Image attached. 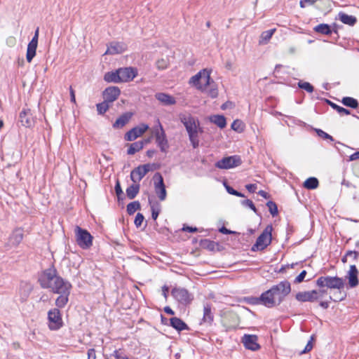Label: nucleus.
<instances>
[{
    "label": "nucleus",
    "instance_id": "nucleus-1",
    "mask_svg": "<svg viewBox=\"0 0 359 359\" xmlns=\"http://www.w3.org/2000/svg\"><path fill=\"white\" fill-rule=\"evenodd\" d=\"M38 282L43 289H48L52 292H58L60 289L70 284V283L58 275L57 269L51 266L42 271L38 276Z\"/></svg>",
    "mask_w": 359,
    "mask_h": 359
},
{
    "label": "nucleus",
    "instance_id": "nucleus-2",
    "mask_svg": "<svg viewBox=\"0 0 359 359\" xmlns=\"http://www.w3.org/2000/svg\"><path fill=\"white\" fill-rule=\"evenodd\" d=\"M179 119L186 128L192 147L197 148L199 145L198 134L202 132L198 120L189 113L180 114Z\"/></svg>",
    "mask_w": 359,
    "mask_h": 359
},
{
    "label": "nucleus",
    "instance_id": "nucleus-3",
    "mask_svg": "<svg viewBox=\"0 0 359 359\" xmlns=\"http://www.w3.org/2000/svg\"><path fill=\"white\" fill-rule=\"evenodd\" d=\"M316 285L320 288L342 289L344 283L341 278L337 276H320L316 280Z\"/></svg>",
    "mask_w": 359,
    "mask_h": 359
},
{
    "label": "nucleus",
    "instance_id": "nucleus-4",
    "mask_svg": "<svg viewBox=\"0 0 359 359\" xmlns=\"http://www.w3.org/2000/svg\"><path fill=\"white\" fill-rule=\"evenodd\" d=\"M273 227L271 225L266 226L262 233L257 238L255 243L252 247V251L263 250L270 245L272 239L271 232Z\"/></svg>",
    "mask_w": 359,
    "mask_h": 359
},
{
    "label": "nucleus",
    "instance_id": "nucleus-5",
    "mask_svg": "<svg viewBox=\"0 0 359 359\" xmlns=\"http://www.w3.org/2000/svg\"><path fill=\"white\" fill-rule=\"evenodd\" d=\"M271 292H273L276 299L278 300V304H280L291 292V285L289 281L283 280L278 284L272 286Z\"/></svg>",
    "mask_w": 359,
    "mask_h": 359
},
{
    "label": "nucleus",
    "instance_id": "nucleus-6",
    "mask_svg": "<svg viewBox=\"0 0 359 359\" xmlns=\"http://www.w3.org/2000/svg\"><path fill=\"white\" fill-rule=\"evenodd\" d=\"M75 233L77 244L83 249H88L93 245V236L86 229L76 226Z\"/></svg>",
    "mask_w": 359,
    "mask_h": 359
},
{
    "label": "nucleus",
    "instance_id": "nucleus-7",
    "mask_svg": "<svg viewBox=\"0 0 359 359\" xmlns=\"http://www.w3.org/2000/svg\"><path fill=\"white\" fill-rule=\"evenodd\" d=\"M154 133L155 135L156 143L160 148L161 151L165 153L167 152L169 147L168 141L165 130L159 120H158V126L154 128Z\"/></svg>",
    "mask_w": 359,
    "mask_h": 359
},
{
    "label": "nucleus",
    "instance_id": "nucleus-8",
    "mask_svg": "<svg viewBox=\"0 0 359 359\" xmlns=\"http://www.w3.org/2000/svg\"><path fill=\"white\" fill-rule=\"evenodd\" d=\"M242 160L240 156L234 155L224 157L221 160L217 161L215 164V167L219 169H231L241 165Z\"/></svg>",
    "mask_w": 359,
    "mask_h": 359
},
{
    "label": "nucleus",
    "instance_id": "nucleus-9",
    "mask_svg": "<svg viewBox=\"0 0 359 359\" xmlns=\"http://www.w3.org/2000/svg\"><path fill=\"white\" fill-rule=\"evenodd\" d=\"M171 294L180 304L188 305L194 299V296L187 289L183 287H175L172 290Z\"/></svg>",
    "mask_w": 359,
    "mask_h": 359
},
{
    "label": "nucleus",
    "instance_id": "nucleus-10",
    "mask_svg": "<svg viewBox=\"0 0 359 359\" xmlns=\"http://www.w3.org/2000/svg\"><path fill=\"white\" fill-rule=\"evenodd\" d=\"M154 164H144L134 168L130 172V179L133 183L139 184L142 179L151 170H153Z\"/></svg>",
    "mask_w": 359,
    "mask_h": 359
},
{
    "label": "nucleus",
    "instance_id": "nucleus-11",
    "mask_svg": "<svg viewBox=\"0 0 359 359\" xmlns=\"http://www.w3.org/2000/svg\"><path fill=\"white\" fill-rule=\"evenodd\" d=\"M48 320L50 330H57L62 326V316L58 309H53L48 312Z\"/></svg>",
    "mask_w": 359,
    "mask_h": 359
},
{
    "label": "nucleus",
    "instance_id": "nucleus-12",
    "mask_svg": "<svg viewBox=\"0 0 359 359\" xmlns=\"http://www.w3.org/2000/svg\"><path fill=\"white\" fill-rule=\"evenodd\" d=\"M254 303L261 304L268 308H272L278 305V300L276 299L273 292H271V289L263 292L259 298H255Z\"/></svg>",
    "mask_w": 359,
    "mask_h": 359
},
{
    "label": "nucleus",
    "instance_id": "nucleus-13",
    "mask_svg": "<svg viewBox=\"0 0 359 359\" xmlns=\"http://www.w3.org/2000/svg\"><path fill=\"white\" fill-rule=\"evenodd\" d=\"M154 180L155 192L159 200L163 201L167 196V191L164 184L163 178L160 172H156L153 177Z\"/></svg>",
    "mask_w": 359,
    "mask_h": 359
},
{
    "label": "nucleus",
    "instance_id": "nucleus-14",
    "mask_svg": "<svg viewBox=\"0 0 359 359\" xmlns=\"http://www.w3.org/2000/svg\"><path fill=\"white\" fill-rule=\"evenodd\" d=\"M148 129L149 126L147 124L140 123L128 131L124 135V139L126 141H133L141 137Z\"/></svg>",
    "mask_w": 359,
    "mask_h": 359
},
{
    "label": "nucleus",
    "instance_id": "nucleus-15",
    "mask_svg": "<svg viewBox=\"0 0 359 359\" xmlns=\"http://www.w3.org/2000/svg\"><path fill=\"white\" fill-rule=\"evenodd\" d=\"M72 287V284L70 283L60 289V291L54 292L60 294L55 300V305L57 307L63 308L67 304Z\"/></svg>",
    "mask_w": 359,
    "mask_h": 359
},
{
    "label": "nucleus",
    "instance_id": "nucleus-16",
    "mask_svg": "<svg viewBox=\"0 0 359 359\" xmlns=\"http://www.w3.org/2000/svg\"><path fill=\"white\" fill-rule=\"evenodd\" d=\"M257 341L258 337L255 334H245L241 339V342L243 344L245 348L252 351H256L260 349L261 346Z\"/></svg>",
    "mask_w": 359,
    "mask_h": 359
},
{
    "label": "nucleus",
    "instance_id": "nucleus-17",
    "mask_svg": "<svg viewBox=\"0 0 359 359\" xmlns=\"http://www.w3.org/2000/svg\"><path fill=\"white\" fill-rule=\"evenodd\" d=\"M295 298L301 302H313L318 299V292L316 290L311 291L299 292L297 293Z\"/></svg>",
    "mask_w": 359,
    "mask_h": 359
},
{
    "label": "nucleus",
    "instance_id": "nucleus-18",
    "mask_svg": "<svg viewBox=\"0 0 359 359\" xmlns=\"http://www.w3.org/2000/svg\"><path fill=\"white\" fill-rule=\"evenodd\" d=\"M120 94L121 90L117 86L108 87L102 93L104 100L109 103H112L116 100Z\"/></svg>",
    "mask_w": 359,
    "mask_h": 359
},
{
    "label": "nucleus",
    "instance_id": "nucleus-19",
    "mask_svg": "<svg viewBox=\"0 0 359 359\" xmlns=\"http://www.w3.org/2000/svg\"><path fill=\"white\" fill-rule=\"evenodd\" d=\"M120 82H128L132 81L137 75V71L133 67L118 69Z\"/></svg>",
    "mask_w": 359,
    "mask_h": 359
},
{
    "label": "nucleus",
    "instance_id": "nucleus-20",
    "mask_svg": "<svg viewBox=\"0 0 359 359\" xmlns=\"http://www.w3.org/2000/svg\"><path fill=\"white\" fill-rule=\"evenodd\" d=\"M223 327L226 331L235 330L238 326L237 318L233 314L226 316L222 320Z\"/></svg>",
    "mask_w": 359,
    "mask_h": 359
},
{
    "label": "nucleus",
    "instance_id": "nucleus-21",
    "mask_svg": "<svg viewBox=\"0 0 359 359\" xmlns=\"http://www.w3.org/2000/svg\"><path fill=\"white\" fill-rule=\"evenodd\" d=\"M126 48L124 43L120 42H112L108 46L104 55H115L122 53Z\"/></svg>",
    "mask_w": 359,
    "mask_h": 359
},
{
    "label": "nucleus",
    "instance_id": "nucleus-22",
    "mask_svg": "<svg viewBox=\"0 0 359 359\" xmlns=\"http://www.w3.org/2000/svg\"><path fill=\"white\" fill-rule=\"evenodd\" d=\"M133 114L132 112H126L119 116L113 123L112 126L115 129H119L124 127L131 119Z\"/></svg>",
    "mask_w": 359,
    "mask_h": 359
},
{
    "label": "nucleus",
    "instance_id": "nucleus-23",
    "mask_svg": "<svg viewBox=\"0 0 359 359\" xmlns=\"http://www.w3.org/2000/svg\"><path fill=\"white\" fill-rule=\"evenodd\" d=\"M358 271L355 265H351L347 276L351 287H355L358 285Z\"/></svg>",
    "mask_w": 359,
    "mask_h": 359
},
{
    "label": "nucleus",
    "instance_id": "nucleus-24",
    "mask_svg": "<svg viewBox=\"0 0 359 359\" xmlns=\"http://www.w3.org/2000/svg\"><path fill=\"white\" fill-rule=\"evenodd\" d=\"M214 320V315L212 312V306L209 303H205L203 306V316L202 322L209 325L212 324Z\"/></svg>",
    "mask_w": 359,
    "mask_h": 359
},
{
    "label": "nucleus",
    "instance_id": "nucleus-25",
    "mask_svg": "<svg viewBox=\"0 0 359 359\" xmlns=\"http://www.w3.org/2000/svg\"><path fill=\"white\" fill-rule=\"evenodd\" d=\"M201 74L207 75L206 77L208 76V70L207 69H203L198 72L196 75L193 76L189 81L190 83H192L199 90H203V86L202 83H201Z\"/></svg>",
    "mask_w": 359,
    "mask_h": 359
},
{
    "label": "nucleus",
    "instance_id": "nucleus-26",
    "mask_svg": "<svg viewBox=\"0 0 359 359\" xmlns=\"http://www.w3.org/2000/svg\"><path fill=\"white\" fill-rule=\"evenodd\" d=\"M155 97L160 102L166 106L172 105L176 103V100L174 97L164 93H156L155 95Z\"/></svg>",
    "mask_w": 359,
    "mask_h": 359
},
{
    "label": "nucleus",
    "instance_id": "nucleus-27",
    "mask_svg": "<svg viewBox=\"0 0 359 359\" xmlns=\"http://www.w3.org/2000/svg\"><path fill=\"white\" fill-rule=\"evenodd\" d=\"M20 121L25 127H30L32 124V118L30 109H23L20 113Z\"/></svg>",
    "mask_w": 359,
    "mask_h": 359
},
{
    "label": "nucleus",
    "instance_id": "nucleus-28",
    "mask_svg": "<svg viewBox=\"0 0 359 359\" xmlns=\"http://www.w3.org/2000/svg\"><path fill=\"white\" fill-rule=\"evenodd\" d=\"M32 290V286L30 283L26 282H22L20 286V294L21 297V301L25 302Z\"/></svg>",
    "mask_w": 359,
    "mask_h": 359
},
{
    "label": "nucleus",
    "instance_id": "nucleus-29",
    "mask_svg": "<svg viewBox=\"0 0 359 359\" xmlns=\"http://www.w3.org/2000/svg\"><path fill=\"white\" fill-rule=\"evenodd\" d=\"M170 325L177 331L188 330L187 325L180 318L173 317L170 318Z\"/></svg>",
    "mask_w": 359,
    "mask_h": 359
},
{
    "label": "nucleus",
    "instance_id": "nucleus-30",
    "mask_svg": "<svg viewBox=\"0 0 359 359\" xmlns=\"http://www.w3.org/2000/svg\"><path fill=\"white\" fill-rule=\"evenodd\" d=\"M23 239V231L22 229H18L13 231L10 236V242L14 245H19Z\"/></svg>",
    "mask_w": 359,
    "mask_h": 359
},
{
    "label": "nucleus",
    "instance_id": "nucleus-31",
    "mask_svg": "<svg viewBox=\"0 0 359 359\" xmlns=\"http://www.w3.org/2000/svg\"><path fill=\"white\" fill-rule=\"evenodd\" d=\"M339 20L345 25L353 26L357 21V19L353 15H349L344 13H339Z\"/></svg>",
    "mask_w": 359,
    "mask_h": 359
},
{
    "label": "nucleus",
    "instance_id": "nucleus-32",
    "mask_svg": "<svg viewBox=\"0 0 359 359\" xmlns=\"http://www.w3.org/2000/svg\"><path fill=\"white\" fill-rule=\"evenodd\" d=\"M104 79L107 82H112V83H121L120 82V78H119V74H118V69L116 70L115 72H107L104 76Z\"/></svg>",
    "mask_w": 359,
    "mask_h": 359
},
{
    "label": "nucleus",
    "instance_id": "nucleus-33",
    "mask_svg": "<svg viewBox=\"0 0 359 359\" xmlns=\"http://www.w3.org/2000/svg\"><path fill=\"white\" fill-rule=\"evenodd\" d=\"M144 145V141H137L133 142L129 145V147L127 151V154L129 155H133L136 152L142 149Z\"/></svg>",
    "mask_w": 359,
    "mask_h": 359
},
{
    "label": "nucleus",
    "instance_id": "nucleus-34",
    "mask_svg": "<svg viewBox=\"0 0 359 359\" xmlns=\"http://www.w3.org/2000/svg\"><path fill=\"white\" fill-rule=\"evenodd\" d=\"M276 31V29L274 28L263 32L260 35L259 43L266 44L269 41V40L271 39V38L272 37Z\"/></svg>",
    "mask_w": 359,
    "mask_h": 359
},
{
    "label": "nucleus",
    "instance_id": "nucleus-35",
    "mask_svg": "<svg viewBox=\"0 0 359 359\" xmlns=\"http://www.w3.org/2000/svg\"><path fill=\"white\" fill-rule=\"evenodd\" d=\"M140 185L137 183H134L126 189V195L128 198L133 199L138 194L140 191Z\"/></svg>",
    "mask_w": 359,
    "mask_h": 359
},
{
    "label": "nucleus",
    "instance_id": "nucleus-36",
    "mask_svg": "<svg viewBox=\"0 0 359 359\" xmlns=\"http://www.w3.org/2000/svg\"><path fill=\"white\" fill-rule=\"evenodd\" d=\"M149 203L151 206V217L154 220H156L161 212V205L158 202H152L150 199H149Z\"/></svg>",
    "mask_w": 359,
    "mask_h": 359
},
{
    "label": "nucleus",
    "instance_id": "nucleus-37",
    "mask_svg": "<svg viewBox=\"0 0 359 359\" xmlns=\"http://www.w3.org/2000/svg\"><path fill=\"white\" fill-rule=\"evenodd\" d=\"M325 102L327 103L332 109H335L341 116L343 115H349L351 114V111L345 109L341 106L337 105V104L332 102V101L325 99Z\"/></svg>",
    "mask_w": 359,
    "mask_h": 359
},
{
    "label": "nucleus",
    "instance_id": "nucleus-38",
    "mask_svg": "<svg viewBox=\"0 0 359 359\" xmlns=\"http://www.w3.org/2000/svg\"><path fill=\"white\" fill-rule=\"evenodd\" d=\"M210 121L217 125L220 128H225L226 125V118L222 115H214L211 116Z\"/></svg>",
    "mask_w": 359,
    "mask_h": 359
},
{
    "label": "nucleus",
    "instance_id": "nucleus-39",
    "mask_svg": "<svg viewBox=\"0 0 359 359\" xmlns=\"http://www.w3.org/2000/svg\"><path fill=\"white\" fill-rule=\"evenodd\" d=\"M37 46L38 45L36 44H33L30 43H28L26 54V59L28 62H31L34 56L36 55Z\"/></svg>",
    "mask_w": 359,
    "mask_h": 359
},
{
    "label": "nucleus",
    "instance_id": "nucleus-40",
    "mask_svg": "<svg viewBox=\"0 0 359 359\" xmlns=\"http://www.w3.org/2000/svg\"><path fill=\"white\" fill-rule=\"evenodd\" d=\"M313 30L316 32H318V33H320L322 34H325V35H330L332 34V30H331L330 25H328L327 24H324V23L319 24L317 26H316L313 28Z\"/></svg>",
    "mask_w": 359,
    "mask_h": 359
},
{
    "label": "nucleus",
    "instance_id": "nucleus-41",
    "mask_svg": "<svg viewBox=\"0 0 359 359\" xmlns=\"http://www.w3.org/2000/svg\"><path fill=\"white\" fill-rule=\"evenodd\" d=\"M319 182L316 177H309L304 183V187L308 189H314L318 187Z\"/></svg>",
    "mask_w": 359,
    "mask_h": 359
},
{
    "label": "nucleus",
    "instance_id": "nucleus-42",
    "mask_svg": "<svg viewBox=\"0 0 359 359\" xmlns=\"http://www.w3.org/2000/svg\"><path fill=\"white\" fill-rule=\"evenodd\" d=\"M341 103L348 107L355 109L358 107V103L357 100L351 97H344L341 100Z\"/></svg>",
    "mask_w": 359,
    "mask_h": 359
},
{
    "label": "nucleus",
    "instance_id": "nucleus-43",
    "mask_svg": "<svg viewBox=\"0 0 359 359\" xmlns=\"http://www.w3.org/2000/svg\"><path fill=\"white\" fill-rule=\"evenodd\" d=\"M141 205L138 201H135L130 203L127 205V212L128 215H133L137 210H140Z\"/></svg>",
    "mask_w": 359,
    "mask_h": 359
},
{
    "label": "nucleus",
    "instance_id": "nucleus-44",
    "mask_svg": "<svg viewBox=\"0 0 359 359\" xmlns=\"http://www.w3.org/2000/svg\"><path fill=\"white\" fill-rule=\"evenodd\" d=\"M106 359H130L128 358L121 349L115 350L113 353L106 357Z\"/></svg>",
    "mask_w": 359,
    "mask_h": 359
},
{
    "label": "nucleus",
    "instance_id": "nucleus-45",
    "mask_svg": "<svg viewBox=\"0 0 359 359\" xmlns=\"http://www.w3.org/2000/svg\"><path fill=\"white\" fill-rule=\"evenodd\" d=\"M96 107L98 114L102 115L105 114L107 111L109 109V102L104 100L102 102L97 104Z\"/></svg>",
    "mask_w": 359,
    "mask_h": 359
},
{
    "label": "nucleus",
    "instance_id": "nucleus-46",
    "mask_svg": "<svg viewBox=\"0 0 359 359\" xmlns=\"http://www.w3.org/2000/svg\"><path fill=\"white\" fill-rule=\"evenodd\" d=\"M298 86L308 93H312L314 90L313 86L310 83L306 81H300L298 82Z\"/></svg>",
    "mask_w": 359,
    "mask_h": 359
},
{
    "label": "nucleus",
    "instance_id": "nucleus-47",
    "mask_svg": "<svg viewBox=\"0 0 359 359\" xmlns=\"http://www.w3.org/2000/svg\"><path fill=\"white\" fill-rule=\"evenodd\" d=\"M266 205L267 207L269 208V210L270 212V213L273 215V216H276L278 215V207H277V205L276 204L275 202L273 201H268L266 203Z\"/></svg>",
    "mask_w": 359,
    "mask_h": 359
},
{
    "label": "nucleus",
    "instance_id": "nucleus-48",
    "mask_svg": "<svg viewBox=\"0 0 359 359\" xmlns=\"http://www.w3.org/2000/svg\"><path fill=\"white\" fill-rule=\"evenodd\" d=\"M241 204L244 206V207H247V208H249L250 209H251L254 212L257 213V209L256 208L255 204L253 203V202L250 200V199H245V200H243V201H241Z\"/></svg>",
    "mask_w": 359,
    "mask_h": 359
},
{
    "label": "nucleus",
    "instance_id": "nucleus-49",
    "mask_svg": "<svg viewBox=\"0 0 359 359\" xmlns=\"http://www.w3.org/2000/svg\"><path fill=\"white\" fill-rule=\"evenodd\" d=\"M315 337L313 335L311 336L309 341L307 342V344L306 345L304 349L300 352V355L305 354L306 353H309L313 349V341L314 340Z\"/></svg>",
    "mask_w": 359,
    "mask_h": 359
},
{
    "label": "nucleus",
    "instance_id": "nucleus-50",
    "mask_svg": "<svg viewBox=\"0 0 359 359\" xmlns=\"http://www.w3.org/2000/svg\"><path fill=\"white\" fill-rule=\"evenodd\" d=\"M231 128L238 132H242L243 130V122L240 120H235L231 124Z\"/></svg>",
    "mask_w": 359,
    "mask_h": 359
},
{
    "label": "nucleus",
    "instance_id": "nucleus-51",
    "mask_svg": "<svg viewBox=\"0 0 359 359\" xmlns=\"http://www.w3.org/2000/svg\"><path fill=\"white\" fill-rule=\"evenodd\" d=\"M224 186H225V188L226 189V191L229 194H231V195H233V196H238V197H245V195L243 194H242L241 192H239L236 190H235L233 188H232L231 187L224 184Z\"/></svg>",
    "mask_w": 359,
    "mask_h": 359
},
{
    "label": "nucleus",
    "instance_id": "nucleus-52",
    "mask_svg": "<svg viewBox=\"0 0 359 359\" xmlns=\"http://www.w3.org/2000/svg\"><path fill=\"white\" fill-rule=\"evenodd\" d=\"M206 74H201V83H202L203 86V90H205L208 86L210 84V71L208 70V76L206 77Z\"/></svg>",
    "mask_w": 359,
    "mask_h": 359
},
{
    "label": "nucleus",
    "instance_id": "nucleus-53",
    "mask_svg": "<svg viewBox=\"0 0 359 359\" xmlns=\"http://www.w3.org/2000/svg\"><path fill=\"white\" fill-rule=\"evenodd\" d=\"M316 132L317 135L319 137H322L323 139L329 140L330 141H334L333 137L330 135H329L327 133H325V131H323V130L316 129Z\"/></svg>",
    "mask_w": 359,
    "mask_h": 359
},
{
    "label": "nucleus",
    "instance_id": "nucleus-54",
    "mask_svg": "<svg viewBox=\"0 0 359 359\" xmlns=\"http://www.w3.org/2000/svg\"><path fill=\"white\" fill-rule=\"evenodd\" d=\"M144 217L142 213H140V212L137 213L135 216V222H134L135 226L137 227L141 226V225L144 221Z\"/></svg>",
    "mask_w": 359,
    "mask_h": 359
},
{
    "label": "nucleus",
    "instance_id": "nucleus-55",
    "mask_svg": "<svg viewBox=\"0 0 359 359\" xmlns=\"http://www.w3.org/2000/svg\"><path fill=\"white\" fill-rule=\"evenodd\" d=\"M156 66L158 69H165L168 67V62L164 59L158 60L156 62Z\"/></svg>",
    "mask_w": 359,
    "mask_h": 359
},
{
    "label": "nucleus",
    "instance_id": "nucleus-56",
    "mask_svg": "<svg viewBox=\"0 0 359 359\" xmlns=\"http://www.w3.org/2000/svg\"><path fill=\"white\" fill-rule=\"evenodd\" d=\"M115 192L117 195L118 199L120 200L121 196L123 195V191L120 182L118 181L116 182L115 185Z\"/></svg>",
    "mask_w": 359,
    "mask_h": 359
},
{
    "label": "nucleus",
    "instance_id": "nucleus-57",
    "mask_svg": "<svg viewBox=\"0 0 359 359\" xmlns=\"http://www.w3.org/2000/svg\"><path fill=\"white\" fill-rule=\"evenodd\" d=\"M306 275V271L305 270L302 271L294 279L295 283H299L302 282Z\"/></svg>",
    "mask_w": 359,
    "mask_h": 359
},
{
    "label": "nucleus",
    "instance_id": "nucleus-58",
    "mask_svg": "<svg viewBox=\"0 0 359 359\" xmlns=\"http://www.w3.org/2000/svg\"><path fill=\"white\" fill-rule=\"evenodd\" d=\"M358 255L359 252L356 251L349 250L346 252V256H348V257H351L353 260H356Z\"/></svg>",
    "mask_w": 359,
    "mask_h": 359
},
{
    "label": "nucleus",
    "instance_id": "nucleus-59",
    "mask_svg": "<svg viewBox=\"0 0 359 359\" xmlns=\"http://www.w3.org/2000/svg\"><path fill=\"white\" fill-rule=\"evenodd\" d=\"M246 189L250 193H255L257 190V186L256 184H248L245 185Z\"/></svg>",
    "mask_w": 359,
    "mask_h": 359
},
{
    "label": "nucleus",
    "instance_id": "nucleus-60",
    "mask_svg": "<svg viewBox=\"0 0 359 359\" xmlns=\"http://www.w3.org/2000/svg\"><path fill=\"white\" fill-rule=\"evenodd\" d=\"M219 232L224 234H236L237 232L229 230L226 229L225 226H222L219 229Z\"/></svg>",
    "mask_w": 359,
    "mask_h": 359
},
{
    "label": "nucleus",
    "instance_id": "nucleus-61",
    "mask_svg": "<svg viewBox=\"0 0 359 359\" xmlns=\"http://www.w3.org/2000/svg\"><path fill=\"white\" fill-rule=\"evenodd\" d=\"M182 231L190 232V233H195V232L198 231V229L196 227L184 226L182 228Z\"/></svg>",
    "mask_w": 359,
    "mask_h": 359
},
{
    "label": "nucleus",
    "instance_id": "nucleus-62",
    "mask_svg": "<svg viewBox=\"0 0 359 359\" xmlns=\"http://www.w3.org/2000/svg\"><path fill=\"white\" fill-rule=\"evenodd\" d=\"M88 359H96L95 351L94 348H90L88 351Z\"/></svg>",
    "mask_w": 359,
    "mask_h": 359
},
{
    "label": "nucleus",
    "instance_id": "nucleus-63",
    "mask_svg": "<svg viewBox=\"0 0 359 359\" xmlns=\"http://www.w3.org/2000/svg\"><path fill=\"white\" fill-rule=\"evenodd\" d=\"M204 243H207V248L210 250H213L215 248V243L214 241H211L209 240H204Z\"/></svg>",
    "mask_w": 359,
    "mask_h": 359
},
{
    "label": "nucleus",
    "instance_id": "nucleus-64",
    "mask_svg": "<svg viewBox=\"0 0 359 359\" xmlns=\"http://www.w3.org/2000/svg\"><path fill=\"white\" fill-rule=\"evenodd\" d=\"M69 93H70V100L73 103H76V97H75V92L72 86L69 88Z\"/></svg>",
    "mask_w": 359,
    "mask_h": 359
}]
</instances>
